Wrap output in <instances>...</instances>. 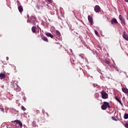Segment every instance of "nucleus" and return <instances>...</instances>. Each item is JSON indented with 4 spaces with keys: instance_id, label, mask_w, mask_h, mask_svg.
I'll return each instance as SVG.
<instances>
[{
    "instance_id": "obj_1",
    "label": "nucleus",
    "mask_w": 128,
    "mask_h": 128,
    "mask_svg": "<svg viewBox=\"0 0 128 128\" xmlns=\"http://www.w3.org/2000/svg\"><path fill=\"white\" fill-rule=\"evenodd\" d=\"M11 122L14 124V128H22V123L20 120H15L14 121Z\"/></svg>"
},
{
    "instance_id": "obj_2",
    "label": "nucleus",
    "mask_w": 128,
    "mask_h": 128,
    "mask_svg": "<svg viewBox=\"0 0 128 128\" xmlns=\"http://www.w3.org/2000/svg\"><path fill=\"white\" fill-rule=\"evenodd\" d=\"M101 108L102 110H106V108H110V103L106 102H103V104L101 106Z\"/></svg>"
},
{
    "instance_id": "obj_3",
    "label": "nucleus",
    "mask_w": 128,
    "mask_h": 128,
    "mask_svg": "<svg viewBox=\"0 0 128 128\" xmlns=\"http://www.w3.org/2000/svg\"><path fill=\"white\" fill-rule=\"evenodd\" d=\"M101 96L102 98L104 100H106V98H108V94L104 90L101 92Z\"/></svg>"
},
{
    "instance_id": "obj_4",
    "label": "nucleus",
    "mask_w": 128,
    "mask_h": 128,
    "mask_svg": "<svg viewBox=\"0 0 128 128\" xmlns=\"http://www.w3.org/2000/svg\"><path fill=\"white\" fill-rule=\"evenodd\" d=\"M94 10L96 12H100V7L98 5H96L94 8Z\"/></svg>"
},
{
    "instance_id": "obj_5",
    "label": "nucleus",
    "mask_w": 128,
    "mask_h": 128,
    "mask_svg": "<svg viewBox=\"0 0 128 128\" xmlns=\"http://www.w3.org/2000/svg\"><path fill=\"white\" fill-rule=\"evenodd\" d=\"M88 20L92 26L94 24V20L92 19V18L90 15L88 16Z\"/></svg>"
},
{
    "instance_id": "obj_6",
    "label": "nucleus",
    "mask_w": 128,
    "mask_h": 128,
    "mask_svg": "<svg viewBox=\"0 0 128 128\" xmlns=\"http://www.w3.org/2000/svg\"><path fill=\"white\" fill-rule=\"evenodd\" d=\"M119 18H120L122 24H126V22H124V18L122 17V16L120 15Z\"/></svg>"
},
{
    "instance_id": "obj_7",
    "label": "nucleus",
    "mask_w": 128,
    "mask_h": 128,
    "mask_svg": "<svg viewBox=\"0 0 128 128\" xmlns=\"http://www.w3.org/2000/svg\"><path fill=\"white\" fill-rule=\"evenodd\" d=\"M111 24H118V22L116 18H114L111 20Z\"/></svg>"
},
{
    "instance_id": "obj_8",
    "label": "nucleus",
    "mask_w": 128,
    "mask_h": 128,
    "mask_svg": "<svg viewBox=\"0 0 128 128\" xmlns=\"http://www.w3.org/2000/svg\"><path fill=\"white\" fill-rule=\"evenodd\" d=\"M122 36L124 40H128V34H126V32H124Z\"/></svg>"
},
{
    "instance_id": "obj_9",
    "label": "nucleus",
    "mask_w": 128,
    "mask_h": 128,
    "mask_svg": "<svg viewBox=\"0 0 128 128\" xmlns=\"http://www.w3.org/2000/svg\"><path fill=\"white\" fill-rule=\"evenodd\" d=\"M46 36H48L49 38H54V35L50 32H46Z\"/></svg>"
},
{
    "instance_id": "obj_10",
    "label": "nucleus",
    "mask_w": 128,
    "mask_h": 128,
    "mask_svg": "<svg viewBox=\"0 0 128 128\" xmlns=\"http://www.w3.org/2000/svg\"><path fill=\"white\" fill-rule=\"evenodd\" d=\"M41 38L44 41L46 42H48V39L45 36H42Z\"/></svg>"
},
{
    "instance_id": "obj_11",
    "label": "nucleus",
    "mask_w": 128,
    "mask_h": 128,
    "mask_svg": "<svg viewBox=\"0 0 128 128\" xmlns=\"http://www.w3.org/2000/svg\"><path fill=\"white\" fill-rule=\"evenodd\" d=\"M0 80H4L6 78V74L4 73H0Z\"/></svg>"
},
{
    "instance_id": "obj_12",
    "label": "nucleus",
    "mask_w": 128,
    "mask_h": 128,
    "mask_svg": "<svg viewBox=\"0 0 128 128\" xmlns=\"http://www.w3.org/2000/svg\"><path fill=\"white\" fill-rule=\"evenodd\" d=\"M122 92H123L124 94H128V89L127 88H122Z\"/></svg>"
},
{
    "instance_id": "obj_13",
    "label": "nucleus",
    "mask_w": 128,
    "mask_h": 128,
    "mask_svg": "<svg viewBox=\"0 0 128 128\" xmlns=\"http://www.w3.org/2000/svg\"><path fill=\"white\" fill-rule=\"evenodd\" d=\"M114 98L115 100H117V102H119V104H121L122 106H123L122 103V101L120 100V98H118V97L115 96Z\"/></svg>"
},
{
    "instance_id": "obj_14",
    "label": "nucleus",
    "mask_w": 128,
    "mask_h": 128,
    "mask_svg": "<svg viewBox=\"0 0 128 128\" xmlns=\"http://www.w3.org/2000/svg\"><path fill=\"white\" fill-rule=\"evenodd\" d=\"M32 32L34 34H36V26H33L32 28Z\"/></svg>"
},
{
    "instance_id": "obj_15",
    "label": "nucleus",
    "mask_w": 128,
    "mask_h": 128,
    "mask_svg": "<svg viewBox=\"0 0 128 128\" xmlns=\"http://www.w3.org/2000/svg\"><path fill=\"white\" fill-rule=\"evenodd\" d=\"M18 10L20 12H22V10H24V8H22V6H20L18 7Z\"/></svg>"
},
{
    "instance_id": "obj_16",
    "label": "nucleus",
    "mask_w": 128,
    "mask_h": 128,
    "mask_svg": "<svg viewBox=\"0 0 128 128\" xmlns=\"http://www.w3.org/2000/svg\"><path fill=\"white\" fill-rule=\"evenodd\" d=\"M124 120H128V114H125L124 116Z\"/></svg>"
},
{
    "instance_id": "obj_17",
    "label": "nucleus",
    "mask_w": 128,
    "mask_h": 128,
    "mask_svg": "<svg viewBox=\"0 0 128 128\" xmlns=\"http://www.w3.org/2000/svg\"><path fill=\"white\" fill-rule=\"evenodd\" d=\"M56 34L57 35V36H60V31H58V30H56Z\"/></svg>"
},
{
    "instance_id": "obj_18",
    "label": "nucleus",
    "mask_w": 128,
    "mask_h": 128,
    "mask_svg": "<svg viewBox=\"0 0 128 128\" xmlns=\"http://www.w3.org/2000/svg\"><path fill=\"white\" fill-rule=\"evenodd\" d=\"M0 110H1L2 112H4V108H0Z\"/></svg>"
},
{
    "instance_id": "obj_19",
    "label": "nucleus",
    "mask_w": 128,
    "mask_h": 128,
    "mask_svg": "<svg viewBox=\"0 0 128 128\" xmlns=\"http://www.w3.org/2000/svg\"><path fill=\"white\" fill-rule=\"evenodd\" d=\"M21 109L22 110H24V111L26 110V108L24 106H21Z\"/></svg>"
},
{
    "instance_id": "obj_20",
    "label": "nucleus",
    "mask_w": 128,
    "mask_h": 128,
    "mask_svg": "<svg viewBox=\"0 0 128 128\" xmlns=\"http://www.w3.org/2000/svg\"><path fill=\"white\" fill-rule=\"evenodd\" d=\"M112 118L113 120H115V122H116L118 120H116V118L112 116Z\"/></svg>"
},
{
    "instance_id": "obj_21",
    "label": "nucleus",
    "mask_w": 128,
    "mask_h": 128,
    "mask_svg": "<svg viewBox=\"0 0 128 128\" xmlns=\"http://www.w3.org/2000/svg\"><path fill=\"white\" fill-rule=\"evenodd\" d=\"M94 33H95L96 36H98V31L96 30H94Z\"/></svg>"
},
{
    "instance_id": "obj_22",
    "label": "nucleus",
    "mask_w": 128,
    "mask_h": 128,
    "mask_svg": "<svg viewBox=\"0 0 128 128\" xmlns=\"http://www.w3.org/2000/svg\"><path fill=\"white\" fill-rule=\"evenodd\" d=\"M124 126L128 128V122L125 124Z\"/></svg>"
},
{
    "instance_id": "obj_23",
    "label": "nucleus",
    "mask_w": 128,
    "mask_h": 128,
    "mask_svg": "<svg viewBox=\"0 0 128 128\" xmlns=\"http://www.w3.org/2000/svg\"><path fill=\"white\" fill-rule=\"evenodd\" d=\"M47 0V2H50V3L52 2V0Z\"/></svg>"
},
{
    "instance_id": "obj_24",
    "label": "nucleus",
    "mask_w": 128,
    "mask_h": 128,
    "mask_svg": "<svg viewBox=\"0 0 128 128\" xmlns=\"http://www.w3.org/2000/svg\"><path fill=\"white\" fill-rule=\"evenodd\" d=\"M106 64H110V61H108V60H106Z\"/></svg>"
},
{
    "instance_id": "obj_25",
    "label": "nucleus",
    "mask_w": 128,
    "mask_h": 128,
    "mask_svg": "<svg viewBox=\"0 0 128 128\" xmlns=\"http://www.w3.org/2000/svg\"><path fill=\"white\" fill-rule=\"evenodd\" d=\"M36 114H40V110H36Z\"/></svg>"
},
{
    "instance_id": "obj_26",
    "label": "nucleus",
    "mask_w": 128,
    "mask_h": 128,
    "mask_svg": "<svg viewBox=\"0 0 128 128\" xmlns=\"http://www.w3.org/2000/svg\"><path fill=\"white\" fill-rule=\"evenodd\" d=\"M46 114H47L48 118H49V117H50V115L48 114V113L46 112Z\"/></svg>"
},
{
    "instance_id": "obj_27",
    "label": "nucleus",
    "mask_w": 128,
    "mask_h": 128,
    "mask_svg": "<svg viewBox=\"0 0 128 128\" xmlns=\"http://www.w3.org/2000/svg\"><path fill=\"white\" fill-rule=\"evenodd\" d=\"M14 112H18V111L16 110H14Z\"/></svg>"
},
{
    "instance_id": "obj_28",
    "label": "nucleus",
    "mask_w": 128,
    "mask_h": 128,
    "mask_svg": "<svg viewBox=\"0 0 128 128\" xmlns=\"http://www.w3.org/2000/svg\"><path fill=\"white\" fill-rule=\"evenodd\" d=\"M126 2H128V0H124Z\"/></svg>"
},
{
    "instance_id": "obj_29",
    "label": "nucleus",
    "mask_w": 128,
    "mask_h": 128,
    "mask_svg": "<svg viewBox=\"0 0 128 128\" xmlns=\"http://www.w3.org/2000/svg\"><path fill=\"white\" fill-rule=\"evenodd\" d=\"M6 60H8V57H6Z\"/></svg>"
},
{
    "instance_id": "obj_30",
    "label": "nucleus",
    "mask_w": 128,
    "mask_h": 128,
    "mask_svg": "<svg viewBox=\"0 0 128 128\" xmlns=\"http://www.w3.org/2000/svg\"><path fill=\"white\" fill-rule=\"evenodd\" d=\"M30 16L28 14H27V18H29Z\"/></svg>"
},
{
    "instance_id": "obj_31",
    "label": "nucleus",
    "mask_w": 128,
    "mask_h": 128,
    "mask_svg": "<svg viewBox=\"0 0 128 128\" xmlns=\"http://www.w3.org/2000/svg\"><path fill=\"white\" fill-rule=\"evenodd\" d=\"M43 112V114H44V112Z\"/></svg>"
},
{
    "instance_id": "obj_32",
    "label": "nucleus",
    "mask_w": 128,
    "mask_h": 128,
    "mask_svg": "<svg viewBox=\"0 0 128 128\" xmlns=\"http://www.w3.org/2000/svg\"><path fill=\"white\" fill-rule=\"evenodd\" d=\"M116 70H117L118 72V69H116Z\"/></svg>"
},
{
    "instance_id": "obj_33",
    "label": "nucleus",
    "mask_w": 128,
    "mask_h": 128,
    "mask_svg": "<svg viewBox=\"0 0 128 128\" xmlns=\"http://www.w3.org/2000/svg\"><path fill=\"white\" fill-rule=\"evenodd\" d=\"M34 26H36V23H34Z\"/></svg>"
}]
</instances>
